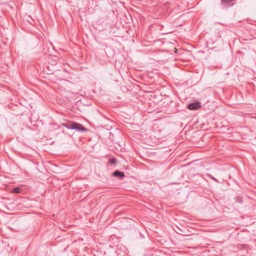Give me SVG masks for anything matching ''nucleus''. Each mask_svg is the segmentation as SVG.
<instances>
[{
  "label": "nucleus",
  "instance_id": "nucleus-1",
  "mask_svg": "<svg viewBox=\"0 0 256 256\" xmlns=\"http://www.w3.org/2000/svg\"><path fill=\"white\" fill-rule=\"evenodd\" d=\"M64 126L66 127L69 130H74L78 132H86L87 129L82 124L76 122H69L68 123L62 124Z\"/></svg>",
  "mask_w": 256,
  "mask_h": 256
},
{
  "label": "nucleus",
  "instance_id": "nucleus-2",
  "mask_svg": "<svg viewBox=\"0 0 256 256\" xmlns=\"http://www.w3.org/2000/svg\"><path fill=\"white\" fill-rule=\"evenodd\" d=\"M236 0H221L220 6L222 8H226L234 6Z\"/></svg>",
  "mask_w": 256,
  "mask_h": 256
},
{
  "label": "nucleus",
  "instance_id": "nucleus-3",
  "mask_svg": "<svg viewBox=\"0 0 256 256\" xmlns=\"http://www.w3.org/2000/svg\"><path fill=\"white\" fill-rule=\"evenodd\" d=\"M201 107V103L200 102H196L189 104L188 108L190 110H198Z\"/></svg>",
  "mask_w": 256,
  "mask_h": 256
},
{
  "label": "nucleus",
  "instance_id": "nucleus-4",
  "mask_svg": "<svg viewBox=\"0 0 256 256\" xmlns=\"http://www.w3.org/2000/svg\"><path fill=\"white\" fill-rule=\"evenodd\" d=\"M112 175L114 176L118 177L120 178H124L125 176L124 173V172H121L118 170H116L114 171L113 172Z\"/></svg>",
  "mask_w": 256,
  "mask_h": 256
},
{
  "label": "nucleus",
  "instance_id": "nucleus-5",
  "mask_svg": "<svg viewBox=\"0 0 256 256\" xmlns=\"http://www.w3.org/2000/svg\"><path fill=\"white\" fill-rule=\"evenodd\" d=\"M12 192L16 194H19L21 192V190L19 188H15L12 190Z\"/></svg>",
  "mask_w": 256,
  "mask_h": 256
},
{
  "label": "nucleus",
  "instance_id": "nucleus-6",
  "mask_svg": "<svg viewBox=\"0 0 256 256\" xmlns=\"http://www.w3.org/2000/svg\"><path fill=\"white\" fill-rule=\"evenodd\" d=\"M116 162V159L114 158H112L110 160V162L112 164H114Z\"/></svg>",
  "mask_w": 256,
  "mask_h": 256
},
{
  "label": "nucleus",
  "instance_id": "nucleus-7",
  "mask_svg": "<svg viewBox=\"0 0 256 256\" xmlns=\"http://www.w3.org/2000/svg\"><path fill=\"white\" fill-rule=\"evenodd\" d=\"M236 202H242V198L240 196H238L236 198Z\"/></svg>",
  "mask_w": 256,
  "mask_h": 256
},
{
  "label": "nucleus",
  "instance_id": "nucleus-8",
  "mask_svg": "<svg viewBox=\"0 0 256 256\" xmlns=\"http://www.w3.org/2000/svg\"><path fill=\"white\" fill-rule=\"evenodd\" d=\"M210 176V178L213 180H214L216 181V182H218L217 180L214 178V176Z\"/></svg>",
  "mask_w": 256,
  "mask_h": 256
}]
</instances>
